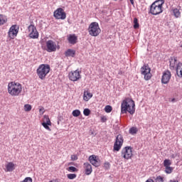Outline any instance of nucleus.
I'll return each mask as SVG.
<instances>
[{
    "mask_svg": "<svg viewBox=\"0 0 182 182\" xmlns=\"http://www.w3.org/2000/svg\"><path fill=\"white\" fill-rule=\"evenodd\" d=\"M46 50L49 53L56 52V50L59 49V46H58V45H56V43L52 40H48V41H46Z\"/></svg>",
    "mask_w": 182,
    "mask_h": 182,
    "instance_id": "obj_11",
    "label": "nucleus"
},
{
    "mask_svg": "<svg viewBox=\"0 0 182 182\" xmlns=\"http://www.w3.org/2000/svg\"><path fill=\"white\" fill-rule=\"evenodd\" d=\"M7 91L9 95L12 96V97L21 96V94L22 93V84L11 81L8 84Z\"/></svg>",
    "mask_w": 182,
    "mask_h": 182,
    "instance_id": "obj_2",
    "label": "nucleus"
},
{
    "mask_svg": "<svg viewBox=\"0 0 182 182\" xmlns=\"http://www.w3.org/2000/svg\"><path fill=\"white\" fill-rule=\"evenodd\" d=\"M132 5H134V0H129Z\"/></svg>",
    "mask_w": 182,
    "mask_h": 182,
    "instance_id": "obj_43",
    "label": "nucleus"
},
{
    "mask_svg": "<svg viewBox=\"0 0 182 182\" xmlns=\"http://www.w3.org/2000/svg\"><path fill=\"white\" fill-rule=\"evenodd\" d=\"M155 182H164V178L161 176H159L156 178Z\"/></svg>",
    "mask_w": 182,
    "mask_h": 182,
    "instance_id": "obj_36",
    "label": "nucleus"
},
{
    "mask_svg": "<svg viewBox=\"0 0 182 182\" xmlns=\"http://www.w3.org/2000/svg\"><path fill=\"white\" fill-rule=\"evenodd\" d=\"M14 170H15V164L9 162L6 165V171L11 172L14 171Z\"/></svg>",
    "mask_w": 182,
    "mask_h": 182,
    "instance_id": "obj_20",
    "label": "nucleus"
},
{
    "mask_svg": "<svg viewBox=\"0 0 182 182\" xmlns=\"http://www.w3.org/2000/svg\"><path fill=\"white\" fill-rule=\"evenodd\" d=\"M170 79H171V72H170L168 70H166L163 73L161 83L164 85H167V83L170 82Z\"/></svg>",
    "mask_w": 182,
    "mask_h": 182,
    "instance_id": "obj_14",
    "label": "nucleus"
},
{
    "mask_svg": "<svg viewBox=\"0 0 182 182\" xmlns=\"http://www.w3.org/2000/svg\"><path fill=\"white\" fill-rule=\"evenodd\" d=\"M114 1H117V0H114Z\"/></svg>",
    "mask_w": 182,
    "mask_h": 182,
    "instance_id": "obj_46",
    "label": "nucleus"
},
{
    "mask_svg": "<svg viewBox=\"0 0 182 182\" xmlns=\"http://www.w3.org/2000/svg\"><path fill=\"white\" fill-rule=\"evenodd\" d=\"M169 182H178V181H176V180H170Z\"/></svg>",
    "mask_w": 182,
    "mask_h": 182,
    "instance_id": "obj_45",
    "label": "nucleus"
},
{
    "mask_svg": "<svg viewBox=\"0 0 182 182\" xmlns=\"http://www.w3.org/2000/svg\"><path fill=\"white\" fill-rule=\"evenodd\" d=\"M172 12L175 18H180L181 16V12L177 8L172 9Z\"/></svg>",
    "mask_w": 182,
    "mask_h": 182,
    "instance_id": "obj_23",
    "label": "nucleus"
},
{
    "mask_svg": "<svg viewBox=\"0 0 182 182\" xmlns=\"http://www.w3.org/2000/svg\"><path fill=\"white\" fill-rule=\"evenodd\" d=\"M67 170L70 173H77V171H79V170L75 166H70L67 168Z\"/></svg>",
    "mask_w": 182,
    "mask_h": 182,
    "instance_id": "obj_27",
    "label": "nucleus"
},
{
    "mask_svg": "<svg viewBox=\"0 0 182 182\" xmlns=\"http://www.w3.org/2000/svg\"><path fill=\"white\" fill-rule=\"evenodd\" d=\"M101 122L102 123H106V122H107V117L106 116H102Z\"/></svg>",
    "mask_w": 182,
    "mask_h": 182,
    "instance_id": "obj_40",
    "label": "nucleus"
},
{
    "mask_svg": "<svg viewBox=\"0 0 182 182\" xmlns=\"http://www.w3.org/2000/svg\"><path fill=\"white\" fill-rule=\"evenodd\" d=\"M92 97H93V94L91 93L89 91H85L84 92V95H83V100H85V102H89V100H90V99H92Z\"/></svg>",
    "mask_w": 182,
    "mask_h": 182,
    "instance_id": "obj_18",
    "label": "nucleus"
},
{
    "mask_svg": "<svg viewBox=\"0 0 182 182\" xmlns=\"http://www.w3.org/2000/svg\"><path fill=\"white\" fill-rule=\"evenodd\" d=\"M112 110H113V108L112 107V106L110 105L105 106V112H106V113H110Z\"/></svg>",
    "mask_w": 182,
    "mask_h": 182,
    "instance_id": "obj_34",
    "label": "nucleus"
},
{
    "mask_svg": "<svg viewBox=\"0 0 182 182\" xmlns=\"http://www.w3.org/2000/svg\"><path fill=\"white\" fill-rule=\"evenodd\" d=\"M121 156L125 160H130L133 157V148L132 146H124L121 151Z\"/></svg>",
    "mask_w": 182,
    "mask_h": 182,
    "instance_id": "obj_6",
    "label": "nucleus"
},
{
    "mask_svg": "<svg viewBox=\"0 0 182 182\" xmlns=\"http://www.w3.org/2000/svg\"><path fill=\"white\" fill-rule=\"evenodd\" d=\"M8 22V18L6 16L0 14V25H5Z\"/></svg>",
    "mask_w": 182,
    "mask_h": 182,
    "instance_id": "obj_24",
    "label": "nucleus"
},
{
    "mask_svg": "<svg viewBox=\"0 0 182 182\" xmlns=\"http://www.w3.org/2000/svg\"><path fill=\"white\" fill-rule=\"evenodd\" d=\"M71 160H77V156L76 155H72L71 156Z\"/></svg>",
    "mask_w": 182,
    "mask_h": 182,
    "instance_id": "obj_41",
    "label": "nucleus"
},
{
    "mask_svg": "<svg viewBox=\"0 0 182 182\" xmlns=\"http://www.w3.org/2000/svg\"><path fill=\"white\" fill-rule=\"evenodd\" d=\"M73 116H74V117H79V116H80V110L75 109L73 111Z\"/></svg>",
    "mask_w": 182,
    "mask_h": 182,
    "instance_id": "obj_33",
    "label": "nucleus"
},
{
    "mask_svg": "<svg viewBox=\"0 0 182 182\" xmlns=\"http://www.w3.org/2000/svg\"><path fill=\"white\" fill-rule=\"evenodd\" d=\"M77 41V37L75 35H70L68 36V42L70 43H72V45H75L76 43V41Z\"/></svg>",
    "mask_w": 182,
    "mask_h": 182,
    "instance_id": "obj_22",
    "label": "nucleus"
},
{
    "mask_svg": "<svg viewBox=\"0 0 182 182\" xmlns=\"http://www.w3.org/2000/svg\"><path fill=\"white\" fill-rule=\"evenodd\" d=\"M170 166H171V161L170 159H165L164 161V166L170 167Z\"/></svg>",
    "mask_w": 182,
    "mask_h": 182,
    "instance_id": "obj_29",
    "label": "nucleus"
},
{
    "mask_svg": "<svg viewBox=\"0 0 182 182\" xmlns=\"http://www.w3.org/2000/svg\"><path fill=\"white\" fill-rule=\"evenodd\" d=\"M171 159H176V155H175V154H172V155L171 156Z\"/></svg>",
    "mask_w": 182,
    "mask_h": 182,
    "instance_id": "obj_44",
    "label": "nucleus"
},
{
    "mask_svg": "<svg viewBox=\"0 0 182 182\" xmlns=\"http://www.w3.org/2000/svg\"><path fill=\"white\" fill-rule=\"evenodd\" d=\"M141 74L143 75L144 79L150 80L151 79V68L149 67L148 64H144L141 68Z\"/></svg>",
    "mask_w": 182,
    "mask_h": 182,
    "instance_id": "obj_8",
    "label": "nucleus"
},
{
    "mask_svg": "<svg viewBox=\"0 0 182 182\" xmlns=\"http://www.w3.org/2000/svg\"><path fill=\"white\" fill-rule=\"evenodd\" d=\"M40 116H42L45 113V108L43 107H39Z\"/></svg>",
    "mask_w": 182,
    "mask_h": 182,
    "instance_id": "obj_38",
    "label": "nucleus"
},
{
    "mask_svg": "<svg viewBox=\"0 0 182 182\" xmlns=\"http://www.w3.org/2000/svg\"><path fill=\"white\" fill-rule=\"evenodd\" d=\"M49 182H59V179H53L50 181Z\"/></svg>",
    "mask_w": 182,
    "mask_h": 182,
    "instance_id": "obj_42",
    "label": "nucleus"
},
{
    "mask_svg": "<svg viewBox=\"0 0 182 182\" xmlns=\"http://www.w3.org/2000/svg\"><path fill=\"white\" fill-rule=\"evenodd\" d=\"M88 160L95 167H99V166H100V159H99L96 155L90 156Z\"/></svg>",
    "mask_w": 182,
    "mask_h": 182,
    "instance_id": "obj_15",
    "label": "nucleus"
},
{
    "mask_svg": "<svg viewBox=\"0 0 182 182\" xmlns=\"http://www.w3.org/2000/svg\"><path fill=\"white\" fill-rule=\"evenodd\" d=\"M101 32L102 29H100V27L99 26V23L92 22L90 24L88 27V33L90 36H99Z\"/></svg>",
    "mask_w": 182,
    "mask_h": 182,
    "instance_id": "obj_5",
    "label": "nucleus"
},
{
    "mask_svg": "<svg viewBox=\"0 0 182 182\" xmlns=\"http://www.w3.org/2000/svg\"><path fill=\"white\" fill-rule=\"evenodd\" d=\"M164 5V0H156L150 6L149 12L151 15H160L163 14V6Z\"/></svg>",
    "mask_w": 182,
    "mask_h": 182,
    "instance_id": "obj_3",
    "label": "nucleus"
},
{
    "mask_svg": "<svg viewBox=\"0 0 182 182\" xmlns=\"http://www.w3.org/2000/svg\"><path fill=\"white\" fill-rule=\"evenodd\" d=\"M28 30L29 32L28 36L31 39H38L39 38V32H38L35 25L31 24L28 26Z\"/></svg>",
    "mask_w": 182,
    "mask_h": 182,
    "instance_id": "obj_10",
    "label": "nucleus"
},
{
    "mask_svg": "<svg viewBox=\"0 0 182 182\" xmlns=\"http://www.w3.org/2000/svg\"><path fill=\"white\" fill-rule=\"evenodd\" d=\"M140 24H139V20L137 18H134V29H139Z\"/></svg>",
    "mask_w": 182,
    "mask_h": 182,
    "instance_id": "obj_28",
    "label": "nucleus"
},
{
    "mask_svg": "<svg viewBox=\"0 0 182 182\" xmlns=\"http://www.w3.org/2000/svg\"><path fill=\"white\" fill-rule=\"evenodd\" d=\"M75 55H76V51L75 50L68 49L65 51V55L67 57L75 58Z\"/></svg>",
    "mask_w": 182,
    "mask_h": 182,
    "instance_id": "obj_21",
    "label": "nucleus"
},
{
    "mask_svg": "<svg viewBox=\"0 0 182 182\" xmlns=\"http://www.w3.org/2000/svg\"><path fill=\"white\" fill-rule=\"evenodd\" d=\"M165 172L166 173V174H171V173H173V167L165 166Z\"/></svg>",
    "mask_w": 182,
    "mask_h": 182,
    "instance_id": "obj_30",
    "label": "nucleus"
},
{
    "mask_svg": "<svg viewBox=\"0 0 182 182\" xmlns=\"http://www.w3.org/2000/svg\"><path fill=\"white\" fill-rule=\"evenodd\" d=\"M41 124L44 127V129L48 130V132H52V129H50V127H49V126H52V123L47 124L45 122H42Z\"/></svg>",
    "mask_w": 182,
    "mask_h": 182,
    "instance_id": "obj_25",
    "label": "nucleus"
},
{
    "mask_svg": "<svg viewBox=\"0 0 182 182\" xmlns=\"http://www.w3.org/2000/svg\"><path fill=\"white\" fill-rule=\"evenodd\" d=\"M67 177L69 180H75V178L77 177V175H76L75 173H68L67 174Z\"/></svg>",
    "mask_w": 182,
    "mask_h": 182,
    "instance_id": "obj_31",
    "label": "nucleus"
},
{
    "mask_svg": "<svg viewBox=\"0 0 182 182\" xmlns=\"http://www.w3.org/2000/svg\"><path fill=\"white\" fill-rule=\"evenodd\" d=\"M178 63L177 62V58L173 57L170 59V69L171 70H174L177 68Z\"/></svg>",
    "mask_w": 182,
    "mask_h": 182,
    "instance_id": "obj_17",
    "label": "nucleus"
},
{
    "mask_svg": "<svg viewBox=\"0 0 182 182\" xmlns=\"http://www.w3.org/2000/svg\"><path fill=\"white\" fill-rule=\"evenodd\" d=\"M104 167L106 170H109V168H110V163L109 162H105L104 164Z\"/></svg>",
    "mask_w": 182,
    "mask_h": 182,
    "instance_id": "obj_39",
    "label": "nucleus"
},
{
    "mask_svg": "<svg viewBox=\"0 0 182 182\" xmlns=\"http://www.w3.org/2000/svg\"><path fill=\"white\" fill-rule=\"evenodd\" d=\"M53 16L55 18V19H61L63 21L66 19V13L63 9L58 8L54 11Z\"/></svg>",
    "mask_w": 182,
    "mask_h": 182,
    "instance_id": "obj_12",
    "label": "nucleus"
},
{
    "mask_svg": "<svg viewBox=\"0 0 182 182\" xmlns=\"http://www.w3.org/2000/svg\"><path fill=\"white\" fill-rule=\"evenodd\" d=\"M83 168L85 171L86 176H90V174H92V171H93V169L92 168V165L88 162L84 163Z\"/></svg>",
    "mask_w": 182,
    "mask_h": 182,
    "instance_id": "obj_16",
    "label": "nucleus"
},
{
    "mask_svg": "<svg viewBox=\"0 0 182 182\" xmlns=\"http://www.w3.org/2000/svg\"><path fill=\"white\" fill-rule=\"evenodd\" d=\"M24 110L26 112H31L32 110V105H31L29 104H26L24 105Z\"/></svg>",
    "mask_w": 182,
    "mask_h": 182,
    "instance_id": "obj_32",
    "label": "nucleus"
},
{
    "mask_svg": "<svg viewBox=\"0 0 182 182\" xmlns=\"http://www.w3.org/2000/svg\"><path fill=\"white\" fill-rule=\"evenodd\" d=\"M175 69L176 70V74L178 75V77H182V63H178Z\"/></svg>",
    "mask_w": 182,
    "mask_h": 182,
    "instance_id": "obj_19",
    "label": "nucleus"
},
{
    "mask_svg": "<svg viewBox=\"0 0 182 182\" xmlns=\"http://www.w3.org/2000/svg\"><path fill=\"white\" fill-rule=\"evenodd\" d=\"M127 112L129 114H134L136 112V104H134V101L130 98H125L121 104V113L126 114Z\"/></svg>",
    "mask_w": 182,
    "mask_h": 182,
    "instance_id": "obj_1",
    "label": "nucleus"
},
{
    "mask_svg": "<svg viewBox=\"0 0 182 182\" xmlns=\"http://www.w3.org/2000/svg\"><path fill=\"white\" fill-rule=\"evenodd\" d=\"M83 114L84 116H89L90 114V109L88 108L85 109L83 111Z\"/></svg>",
    "mask_w": 182,
    "mask_h": 182,
    "instance_id": "obj_37",
    "label": "nucleus"
},
{
    "mask_svg": "<svg viewBox=\"0 0 182 182\" xmlns=\"http://www.w3.org/2000/svg\"><path fill=\"white\" fill-rule=\"evenodd\" d=\"M81 73L82 71L79 70H73L68 73V78L72 82H77V80H80V79H82Z\"/></svg>",
    "mask_w": 182,
    "mask_h": 182,
    "instance_id": "obj_9",
    "label": "nucleus"
},
{
    "mask_svg": "<svg viewBox=\"0 0 182 182\" xmlns=\"http://www.w3.org/2000/svg\"><path fill=\"white\" fill-rule=\"evenodd\" d=\"M18 32H19V27L17 25L11 26L8 33L9 38L15 39L18 36Z\"/></svg>",
    "mask_w": 182,
    "mask_h": 182,
    "instance_id": "obj_13",
    "label": "nucleus"
},
{
    "mask_svg": "<svg viewBox=\"0 0 182 182\" xmlns=\"http://www.w3.org/2000/svg\"><path fill=\"white\" fill-rule=\"evenodd\" d=\"M124 139L122 134H118L114 143L113 151H120V149L123 146Z\"/></svg>",
    "mask_w": 182,
    "mask_h": 182,
    "instance_id": "obj_7",
    "label": "nucleus"
},
{
    "mask_svg": "<svg viewBox=\"0 0 182 182\" xmlns=\"http://www.w3.org/2000/svg\"><path fill=\"white\" fill-rule=\"evenodd\" d=\"M43 123H47L48 124H50V123H52L50 122V119H49V116L48 115H44L43 116Z\"/></svg>",
    "mask_w": 182,
    "mask_h": 182,
    "instance_id": "obj_26",
    "label": "nucleus"
},
{
    "mask_svg": "<svg viewBox=\"0 0 182 182\" xmlns=\"http://www.w3.org/2000/svg\"><path fill=\"white\" fill-rule=\"evenodd\" d=\"M50 72V65L48 64H41L36 70L37 75L41 80H45L46 79V76H48Z\"/></svg>",
    "mask_w": 182,
    "mask_h": 182,
    "instance_id": "obj_4",
    "label": "nucleus"
},
{
    "mask_svg": "<svg viewBox=\"0 0 182 182\" xmlns=\"http://www.w3.org/2000/svg\"><path fill=\"white\" fill-rule=\"evenodd\" d=\"M130 134H136L137 133V128L133 127L129 129Z\"/></svg>",
    "mask_w": 182,
    "mask_h": 182,
    "instance_id": "obj_35",
    "label": "nucleus"
}]
</instances>
